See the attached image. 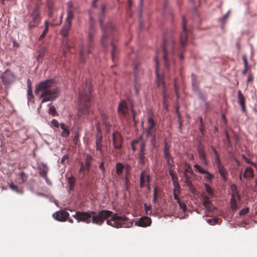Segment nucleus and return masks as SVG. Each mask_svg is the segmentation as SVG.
<instances>
[{"label":"nucleus","mask_w":257,"mask_h":257,"mask_svg":"<svg viewBox=\"0 0 257 257\" xmlns=\"http://www.w3.org/2000/svg\"><path fill=\"white\" fill-rule=\"evenodd\" d=\"M51 124L52 126L58 128L60 124L58 121L56 119H53L51 121Z\"/></svg>","instance_id":"44"},{"label":"nucleus","mask_w":257,"mask_h":257,"mask_svg":"<svg viewBox=\"0 0 257 257\" xmlns=\"http://www.w3.org/2000/svg\"><path fill=\"white\" fill-rule=\"evenodd\" d=\"M203 204L204 207L208 210L210 211L212 210L213 208V204L211 201L209 200V197L205 195L203 197Z\"/></svg>","instance_id":"21"},{"label":"nucleus","mask_w":257,"mask_h":257,"mask_svg":"<svg viewBox=\"0 0 257 257\" xmlns=\"http://www.w3.org/2000/svg\"><path fill=\"white\" fill-rule=\"evenodd\" d=\"M230 207L233 210H236V209H237V208L238 207L236 201L235 199V197H234L233 194L231 195Z\"/></svg>","instance_id":"31"},{"label":"nucleus","mask_w":257,"mask_h":257,"mask_svg":"<svg viewBox=\"0 0 257 257\" xmlns=\"http://www.w3.org/2000/svg\"><path fill=\"white\" fill-rule=\"evenodd\" d=\"M237 100L238 103L241 107L242 111L246 113V111L245 106V98L240 90H238L237 92Z\"/></svg>","instance_id":"19"},{"label":"nucleus","mask_w":257,"mask_h":257,"mask_svg":"<svg viewBox=\"0 0 257 257\" xmlns=\"http://www.w3.org/2000/svg\"><path fill=\"white\" fill-rule=\"evenodd\" d=\"M204 187H205V190H206V192H207V193L211 196H213V191L212 188L210 186V185H209L205 183Z\"/></svg>","instance_id":"36"},{"label":"nucleus","mask_w":257,"mask_h":257,"mask_svg":"<svg viewBox=\"0 0 257 257\" xmlns=\"http://www.w3.org/2000/svg\"><path fill=\"white\" fill-rule=\"evenodd\" d=\"M75 182V178L72 175H71L68 178V184H74Z\"/></svg>","instance_id":"49"},{"label":"nucleus","mask_w":257,"mask_h":257,"mask_svg":"<svg viewBox=\"0 0 257 257\" xmlns=\"http://www.w3.org/2000/svg\"><path fill=\"white\" fill-rule=\"evenodd\" d=\"M131 112L132 113V114H133V120H134L135 123L136 124V120H135V116H136V112L135 110L134 109L133 105H132V108L131 109Z\"/></svg>","instance_id":"59"},{"label":"nucleus","mask_w":257,"mask_h":257,"mask_svg":"<svg viewBox=\"0 0 257 257\" xmlns=\"http://www.w3.org/2000/svg\"><path fill=\"white\" fill-rule=\"evenodd\" d=\"M164 157H165V159L167 161V162L168 161H173V158L172 157L171 154L164 155Z\"/></svg>","instance_id":"62"},{"label":"nucleus","mask_w":257,"mask_h":257,"mask_svg":"<svg viewBox=\"0 0 257 257\" xmlns=\"http://www.w3.org/2000/svg\"><path fill=\"white\" fill-rule=\"evenodd\" d=\"M197 151L198 152L204 151V148L200 142H199L197 144Z\"/></svg>","instance_id":"52"},{"label":"nucleus","mask_w":257,"mask_h":257,"mask_svg":"<svg viewBox=\"0 0 257 257\" xmlns=\"http://www.w3.org/2000/svg\"><path fill=\"white\" fill-rule=\"evenodd\" d=\"M146 186L149 189H150V176L145 171H143L140 175V187L144 188Z\"/></svg>","instance_id":"13"},{"label":"nucleus","mask_w":257,"mask_h":257,"mask_svg":"<svg viewBox=\"0 0 257 257\" xmlns=\"http://www.w3.org/2000/svg\"><path fill=\"white\" fill-rule=\"evenodd\" d=\"M1 78L4 85L6 87H8L15 81L16 76L10 70L7 69L5 72L2 73Z\"/></svg>","instance_id":"12"},{"label":"nucleus","mask_w":257,"mask_h":257,"mask_svg":"<svg viewBox=\"0 0 257 257\" xmlns=\"http://www.w3.org/2000/svg\"><path fill=\"white\" fill-rule=\"evenodd\" d=\"M138 155L139 163L143 166L145 164L146 158L145 157V143H142Z\"/></svg>","instance_id":"17"},{"label":"nucleus","mask_w":257,"mask_h":257,"mask_svg":"<svg viewBox=\"0 0 257 257\" xmlns=\"http://www.w3.org/2000/svg\"><path fill=\"white\" fill-rule=\"evenodd\" d=\"M170 146L168 144L166 141L164 142V146L163 148V154L164 155L170 154L169 152Z\"/></svg>","instance_id":"34"},{"label":"nucleus","mask_w":257,"mask_h":257,"mask_svg":"<svg viewBox=\"0 0 257 257\" xmlns=\"http://www.w3.org/2000/svg\"><path fill=\"white\" fill-rule=\"evenodd\" d=\"M105 10V5L102 4L101 5V12L99 15V21L101 27H102L103 21L104 18V12ZM102 31V36L101 39V43L103 47H106L108 45L109 43H110L112 47L111 50V56L113 60L115 57L116 53V48L113 42L111 41L110 38V35L113 31V26L111 23H108L106 28L101 27Z\"/></svg>","instance_id":"4"},{"label":"nucleus","mask_w":257,"mask_h":257,"mask_svg":"<svg viewBox=\"0 0 257 257\" xmlns=\"http://www.w3.org/2000/svg\"><path fill=\"white\" fill-rule=\"evenodd\" d=\"M146 133L148 138L156 136V130H146Z\"/></svg>","instance_id":"35"},{"label":"nucleus","mask_w":257,"mask_h":257,"mask_svg":"<svg viewBox=\"0 0 257 257\" xmlns=\"http://www.w3.org/2000/svg\"><path fill=\"white\" fill-rule=\"evenodd\" d=\"M27 91H32V86L31 81L30 79H28L27 80Z\"/></svg>","instance_id":"57"},{"label":"nucleus","mask_w":257,"mask_h":257,"mask_svg":"<svg viewBox=\"0 0 257 257\" xmlns=\"http://www.w3.org/2000/svg\"><path fill=\"white\" fill-rule=\"evenodd\" d=\"M46 50V48L45 47H41L38 51V57H42L45 54Z\"/></svg>","instance_id":"42"},{"label":"nucleus","mask_w":257,"mask_h":257,"mask_svg":"<svg viewBox=\"0 0 257 257\" xmlns=\"http://www.w3.org/2000/svg\"><path fill=\"white\" fill-rule=\"evenodd\" d=\"M60 126L61 128L63 130L61 133V137L63 138H67L70 135L69 127L64 123H60Z\"/></svg>","instance_id":"23"},{"label":"nucleus","mask_w":257,"mask_h":257,"mask_svg":"<svg viewBox=\"0 0 257 257\" xmlns=\"http://www.w3.org/2000/svg\"><path fill=\"white\" fill-rule=\"evenodd\" d=\"M231 190L233 192L232 194H233L234 195V194H236L237 195V197H238V198L239 199L240 197L237 192V188L235 184H232L231 185Z\"/></svg>","instance_id":"41"},{"label":"nucleus","mask_w":257,"mask_h":257,"mask_svg":"<svg viewBox=\"0 0 257 257\" xmlns=\"http://www.w3.org/2000/svg\"><path fill=\"white\" fill-rule=\"evenodd\" d=\"M103 123L105 125L107 133H109L110 131V127H111L110 123L108 121H105L104 122H103Z\"/></svg>","instance_id":"50"},{"label":"nucleus","mask_w":257,"mask_h":257,"mask_svg":"<svg viewBox=\"0 0 257 257\" xmlns=\"http://www.w3.org/2000/svg\"><path fill=\"white\" fill-rule=\"evenodd\" d=\"M201 99L203 100L204 103V106L206 110H208L209 108V103L206 101V97L202 96Z\"/></svg>","instance_id":"48"},{"label":"nucleus","mask_w":257,"mask_h":257,"mask_svg":"<svg viewBox=\"0 0 257 257\" xmlns=\"http://www.w3.org/2000/svg\"><path fill=\"white\" fill-rule=\"evenodd\" d=\"M52 216L56 220L60 222H64L69 216V213L64 210H61L55 212L53 214Z\"/></svg>","instance_id":"14"},{"label":"nucleus","mask_w":257,"mask_h":257,"mask_svg":"<svg viewBox=\"0 0 257 257\" xmlns=\"http://www.w3.org/2000/svg\"><path fill=\"white\" fill-rule=\"evenodd\" d=\"M99 168L101 170V171H102V173L103 175V176H104V174H105V169L104 168V162H102L100 164Z\"/></svg>","instance_id":"58"},{"label":"nucleus","mask_w":257,"mask_h":257,"mask_svg":"<svg viewBox=\"0 0 257 257\" xmlns=\"http://www.w3.org/2000/svg\"><path fill=\"white\" fill-rule=\"evenodd\" d=\"M168 49V46L167 45L165 40H164V45L163 47V59L164 61V65L166 68H168L169 67V64L168 60V54H167V50Z\"/></svg>","instance_id":"20"},{"label":"nucleus","mask_w":257,"mask_h":257,"mask_svg":"<svg viewBox=\"0 0 257 257\" xmlns=\"http://www.w3.org/2000/svg\"><path fill=\"white\" fill-rule=\"evenodd\" d=\"M202 174H205L204 178L209 181H211L213 178V175L212 174L205 170V173Z\"/></svg>","instance_id":"40"},{"label":"nucleus","mask_w":257,"mask_h":257,"mask_svg":"<svg viewBox=\"0 0 257 257\" xmlns=\"http://www.w3.org/2000/svg\"><path fill=\"white\" fill-rule=\"evenodd\" d=\"M244 178H248V177H251L252 178L253 177V171L252 169L250 167H247L245 169V171L243 174Z\"/></svg>","instance_id":"27"},{"label":"nucleus","mask_w":257,"mask_h":257,"mask_svg":"<svg viewBox=\"0 0 257 257\" xmlns=\"http://www.w3.org/2000/svg\"><path fill=\"white\" fill-rule=\"evenodd\" d=\"M180 208L183 211V212H185L187 208L186 205L185 203L181 202L180 204H179Z\"/></svg>","instance_id":"60"},{"label":"nucleus","mask_w":257,"mask_h":257,"mask_svg":"<svg viewBox=\"0 0 257 257\" xmlns=\"http://www.w3.org/2000/svg\"><path fill=\"white\" fill-rule=\"evenodd\" d=\"M40 91L42 92L40 96L42 101L38 110L41 108L42 103L55 100L60 94V89L56 86V83L53 79H46L36 85L35 94H38Z\"/></svg>","instance_id":"2"},{"label":"nucleus","mask_w":257,"mask_h":257,"mask_svg":"<svg viewBox=\"0 0 257 257\" xmlns=\"http://www.w3.org/2000/svg\"><path fill=\"white\" fill-rule=\"evenodd\" d=\"M167 165H168V169H173L174 168V161H168L167 162Z\"/></svg>","instance_id":"63"},{"label":"nucleus","mask_w":257,"mask_h":257,"mask_svg":"<svg viewBox=\"0 0 257 257\" xmlns=\"http://www.w3.org/2000/svg\"><path fill=\"white\" fill-rule=\"evenodd\" d=\"M95 34V27L92 23H91L89 26V37L88 43L86 45H83L80 50V56L81 60L85 62L87 55L90 54L93 49V38Z\"/></svg>","instance_id":"5"},{"label":"nucleus","mask_w":257,"mask_h":257,"mask_svg":"<svg viewBox=\"0 0 257 257\" xmlns=\"http://www.w3.org/2000/svg\"><path fill=\"white\" fill-rule=\"evenodd\" d=\"M49 168L45 165L40 169L39 174L43 178H47Z\"/></svg>","instance_id":"29"},{"label":"nucleus","mask_w":257,"mask_h":257,"mask_svg":"<svg viewBox=\"0 0 257 257\" xmlns=\"http://www.w3.org/2000/svg\"><path fill=\"white\" fill-rule=\"evenodd\" d=\"M144 207H145V211L146 212V213L147 214L151 215V205H147V204H144Z\"/></svg>","instance_id":"47"},{"label":"nucleus","mask_w":257,"mask_h":257,"mask_svg":"<svg viewBox=\"0 0 257 257\" xmlns=\"http://www.w3.org/2000/svg\"><path fill=\"white\" fill-rule=\"evenodd\" d=\"M92 157L89 154H87L86 156V158L85 159L84 161V165L86 166V171L89 172L90 170L91 164H92Z\"/></svg>","instance_id":"24"},{"label":"nucleus","mask_w":257,"mask_h":257,"mask_svg":"<svg viewBox=\"0 0 257 257\" xmlns=\"http://www.w3.org/2000/svg\"><path fill=\"white\" fill-rule=\"evenodd\" d=\"M79 108L77 116L79 118L84 119L90 113L89 107L91 98V86L87 83L82 86L79 90Z\"/></svg>","instance_id":"3"},{"label":"nucleus","mask_w":257,"mask_h":257,"mask_svg":"<svg viewBox=\"0 0 257 257\" xmlns=\"http://www.w3.org/2000/svg\"><path fill=\"white\" fill-rule=\"evenodd\" d=\"M39 10V6H36L34 9L32 14L30 15L28 25L29 29L35 27L39 24L41 21V17Z\"/></svg>","instance_id":"9"},{"label":"nucleus","mask_w":257,"mask_h":257,"mask_svg":"<svg viewBox=\"0 0 257 257\" xmlns=\"http://www.w3.org/2000/svg\"><path fill=\"white\" fill-rule=\"evenodd\" d=\"M173 185L174 186L173 190H175L178 192V193H180V186L179 182L173 183Z\"/></svg>","instance_id":"46"},{"label":"nucleus","mask_w":257,"mask_h":257,"mask_svg":"<svg viewBox=\"0 0 257 257\" xmlns=\"http://www.w3.org/2000/svg\"><path fill=\"white\" fill-rule=\"evenodd\" d=\"M186 22L184 16L182 17V31L180 35V50L181 53L179 55V58L180 60L184 59L183 52H184V47L186 46L187 41L188 32L186 28Z\"/></svg>","instance_id":"7"},{"label":"nucleus","mask_w":257,"mask_h":257,"mask_svg":"<svg viewBox=\"0 0 257 257\" xmlns=\"http://www.w3.org/2000/svg\"><path fill=\"white\" fill-rule=\"evenodd\" d=\"M27 92L28 103H31L34 104L35 102L34 96L33 94L32 91H27Z\"/></svg>","instance_id":"30"},{"label":"nucleus","mask_w":257,"mask_h":257,"mask_svg":"<svg viewBox=\"0 0 257 257\" xmlns=\"http://www.w3.org/2000/svg\"><path fill=\"white\" fill-rule=\"evenodd\" d=\"M92 211H76L72 216L77 220L78 222H83L87 224L91 222Z\"/></svg>","instance_id":"11"},{"label":"nucleus","mask_w":257,"mask_h":257,"mask_svg":"<svg viewBox=\"0 0 257 257\" xmlns=\"http://www.w3.org/2000/svg\"><path fill=\"white\" fill-rule=\"evenodd\" d=\"M151 219L149 217L144 216L141 217L138 221H136L135 224L137 226L146 227L151 225Z\"/></svg>","instance_id":"16"},{"label":"nucleus","mask_w":257,"mask_h":257,"mask_svg":"<svg viewBox=\"0 0 257 257\" xmlns=\"http://www.w3.org/2000/svg\"><path fill=\"white\" fill-rule=\"evenodd\" d=\"M145 143V141L143 139L142 136H141L138 139L134 140L132 143V149L134 152L136 151L138 146L141 148V144Z\"/></svg>","instance_id":"22"},{"label":"nucleus","mask_w":257,"mask_h":257,"mask_svg":"<svg viewBox=\"0 0 257 257\" xmlns=\"http://www.w3.org/2000/svg\"><path fill=\"white\" fill-rule=\"evenodd\" d=\"M156 122L152 115H150L148 118V126L146 130H155L154 127Z\"/></svg>","instance_id":"25"},{"label":"nucleus","mask_w":257,"mask_h":257,"mask_svg":"<svg viewBox=\"0 0 257 257\" xmlns=\"http://www.w3.org/2000/svg\"><path fill=\"white\" fill-rule=\"evenodd\" d=\"M79 137V135L78 133H77L75 136L74 137L73 139V143L76 145L77 143V142L78 141V138Z\"/></svg>","instance_id":"61"},{"label":"nucleus","mask_w":257,"mask_h":257,"mask_svg":"<svg viewBox=\"0 0 257 257\" xmlns=\"http://www.w3.org/2000/svg\"><path fill=\"white\" fill-rule=\"evenodd\" d=\"M80 167L79 169V173L81 174L83 173L84 175L85 173H84L85 170H86V166L84 165V163L83 162H80Z\"/></svg>","instance_id":"43"},{"label":"nucleus","mask_w":257,"mask_h":257,"mask_svg":"<svg viewBox=\"0 0 257 257\" xmlns=\"http://www.w3.org/2000/svg\"><path fill=\"white\" fill-rule=\"evenodd\" d=\"M218 220H219L218 218L214 217V218L209 219L207 221V222L210 224L213 225V224L212 222H213L214 223H216L218 222Z\"/></svg>","instance_id":"53"},{"label":"nucleus","mask_w":257,"mask_h":257,"mask_svg":"<svg viewBox=\"0 0 257 257\" xmlns=\"http://www.w3.org/2000/svg\"><path fill=\"white\" fill-rule=\"evenodd\" d=\"M67 17L61 31L62 35L66 37L68 36L69 32L71 27L72 20L74 18L72 10L73 5L71 2L67 3Z\"/></svg>","instance_id":"6"},{"label":"nucleus","mask_w":257,"mask_h":257,"mask_svg":"<svg viewBox=\"0 0 257 257\" xmlns=\"http://www.w3.org/2000/svg\"><path fill=\"white\" fill-rule=\"evenodd\" d=\"M102 147V145L101 143L98 142V144H96V150L97 151H99L101 152Z\"/></svg>","instance_id":"64"},{"label":"nucleus","mask_w":257,"mask_h":257,"mask_svg":"<svg viewBox=\"0 0 257 257\" xmlns=\"http://www.w3.org/2000/svg\"><path fill=\"white\" fill-rule=\"evenodd\" d=\"M156 74L157 76V83L158 87H162L163 88V99H164V104L165 105V106L166 107V102L167 100L168 95H167L166 93V86L163 80V76H161L159 73V70H158V65H159V62L158 60L157 59V57H156Z\"/></svg>","instance_id":"10"},{"label":"nucleus","mask_w":257,"mask_h":257,"mask_svg":"<svg viewBox=\"0 0 257 257\" xmlns=\"http://www.w3.org/2000/svg\"><path fill=\"white\" fill-rule=\"evenodd\" d=\"M200 159L202 162L203 165L206 166L208 165V162L206 158V156L205 151L198 152Z\"/></svg>","instance_id":"26"},{"label":"nucleus","mask_w":257,"mask_h":257,"mask_svg":"<svg viewBox=\"0 0 257 257\" xmlns=\"http://www.w3.org/2000/svg\"><path fill=\"white\" fill-rule=\"evenodd\" d=\"M242 60L244 64V69L242 71V74L244 75L246 74L247 71V68H248V62L247 60L246 56L245 55H243L242 56Z\"/></svg>","instance_id":"32"},{"label":"nucleus","mask_w":257,"mask_h":257,"mask_svg":"<svg viewBox=\"0 0 257 257\" xmlns=\"http://www.w3.org/2000/svg\"><path fill=\"white\" fill-rule=\"evenodd\" d=\"M184 171L186 172H189L192 174L193 173V171L191 168V166L189 164H186V167L185 168Z\"/></svg>","instance_id":"51"},{"label":"nucleus","mask_w":257,"mask_h":257,"mask_svg":"<svg viewBox=\"0 0 257 257\" xmlns=\"http://www.w3.org/2000/svg\"><path fill=\"white\" fill-rule=\"evenodd\" d=\"M150 139H151L150 141H151V143L152 145L153 146V147H156V144H157L156 136L151 137Z\"/></svg>","instance_id":"56"},{"label":"nucleus","mask_w":257,"mask_h":257,"mask_svg":"<svg viewBox=\"0 0 257 257\" xmlns=\"http://www.w3.org/2000/svg\"><path fill=\"white\" fill-rule=\"evenodd\" d=\"M124 169L123 165L120 163H117L116 164V172L118 175H120L122 173Z\"/></svg>","instance_id":"33"},{"label":"nucleus","mask_w":257,"mask_h":257,"mask_svg":"<svg viewBox=\"0 0 257 257\" xmlns=\"http://www.w3.org/2000/svg\"><path fill=\"white\" fill-rule=\"evenodd\" d=\"M122 142V136L118 132H114L112 134V142L114 147L116 149H120Z\"/></svg>","instance_id":"15"},{"label":"nucleus","mask_w":257,"mask_h":257,"mask_svg":"<svg viewBox=\"0 0 257 257\" xmlns=\"http://www.w3.org/2000/svg\"><path fill=\"white\" fill-rule=\"evenodd\" d=\"M91 222L98 225H101L106 220V223L115 228L130 227L133 222L128 220L124 215L113 213L111 211L102 210L98 212L92 211Z\"/></svg>","instance_id":"1"},{"label":"nucleus","mask_w":257,"mask_h":257,"mask_svg":"<svg viewBox=\"0 0 257 257\" xmlns=\"http://www.w3.org/2000/svg\"><path fill=\"white\" fill-rule=\"evenodd\" d=\"M128 110L126 101H121L118 104L117 111L119 115L125 116Z\"/></svg>","instance_id":"18"},{"label":"nucleus","mask_w":257,"mask_h":257,"mask_svg":"<svg viewBox=\"0 0 257 257\" xmlns=\"http://www.w3.org/2000/svg\"><path fill=\"white\" fill-rule=\"evenodd\" d=\"M48 106H49L50 113L52 114L54 116L56 115V114L58 115L56 108L54 106H51V104H49Z\"/></svg>","instance_id":"39"},{"label":"nucleus","mask_w":257,"mask_h":257,"mask_svg":"<svg viewBox=\"0 0 257 257\" xmlns=\"http://www.w3.org/2000/svg\"><path fill=\"white\" fill-rule=\"evenodd\" d=\"M249 209L248 207L242 209L239 212V216H242L246 214L248 212Z\"/></svg>","instance_id":"45"},{"label":"nucleus","mask_w":257,"mask_h":257,"mask_svg":"<svg viewBox=\"0 0 257 257\" xmlns=\"http://www.w3.org/2000/svg\"><path fill=\"white\" fill-rule=\"evenodd\" d=\"M48 31V26H46V28H45V29L43 31V33L40 35V36L39 37L40 40H41L44 38V37L45 36L46 34L47 33Z\"/></svg>","instance_id":"55"},{"label":"nucleus","mask_w":257,"mask_h":257,"mask_svg":"<svg viewBox=\"0 0 257 257\" xmlns=\"http://www.w3.org/2000/svg\"><path fill=\"white\" fill-rule=\"evenodd\" d=\"M229 14V11H228L227 13L225 14L222 18H221L219 19V21L221 23H224V21L228 18Z\"/></svg>","instance_id":"54"},{"label":"nucleus","mask_w":257,"mask_h":257,"mask_svg":"<svg viewBox=\"0 0 257 257\" xmlns=\"http://www.w3.org/2000/svg\"><path fill=\"white\" fill-rule=\"evenodd\" d=\"M20 177L22 179L21 183L26 182L28 179V175L24 172H21L20 173Z\"/></svg>","instance_id":"38"},{"label":"nucleus","mask_w":257,"mask_h":257,"mask_svg":"<svg viewBox=\"0 0 257 257\" xmlns=\"http://www.w3.org/2000/svg\"><path fill=\"white\" fill-rule=\"evenodd\" d=\"M194 167L196 171L198 172L200 174L205 173V170L199 165L195 164L194 165Z\"/></svg>","instance_id":"37"},{"label":"nucleus","mask_w":257,"mask_h":257,"mask_svg":"<svg viewBox=\"0 0 257 257\" xmlns=\"http://www.w3.org/2000/svg\"><path fill=\"white\" fill-rule=\"evenodd\" d=\"M211 148L214 154H215L217 156L216 158L214 159V160L217 166V168L218 169V173L222 179L224 181H226L227 180V175L228 174V172L227 170L224 168V166L222 165L221 161L219 159V156L215 147L211 146Z\"/></svg>","instance_id":"8"},{"label":"nucleus","mask_w":257,"mask_h":257,"mask_svg":"<svg viewBox=\"0 0 257 257\" xmlns=\"http://www.w3.org/2000/svg\"><path fill=\"white\" fill-rule=\"evenodd\" d=\"M9 188L13 191L18 194H23L24 190L23 188H18V186L13 183L9 185Z\"/></svg>","instance_id":"28"}]
</instances>
